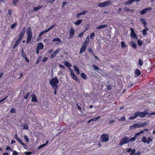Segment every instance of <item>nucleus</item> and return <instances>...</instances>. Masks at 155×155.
Instances as JSON below:
<instances>
[{
	"instance_id": "58",
	"label": "nucleus",
	"mask_w": 155,
	"mask_h": 155,
	"mask_svg": "<svg viewBox=\"0 0 155 155\" xmlns=\"http://www.w3.org/2000/svg\"><path fill=\"white\" fill-rule=\"evenodd\" d=\"M88 52H91L93 54H92L93 55H95L94 54V53H93L92 50L91 48H88Z\"/></svg>"
},
{
	"instance_id": "21",
	"label": "nucleus",
	"mask_w": 155,
	"mask_h": 155,
	"mask_svg": "<svg viewBox=\"0 0 155 155\" xmlns=\"http://www.w3.org/2000/svg\"><path fill=\"white\" fill-rule=\"evenodd\" d=\"M100 117V116H98L97 117H95V118H93V119H91L89 120L88 122H87V123H90L91 121H96V120H97L98 119H99Z\"/></svg>"
},
{
	"instance_id": "42",
	"label": "nucleus",
	"mask_w": 155,
	"mask_h": 155,
	"mask_svg": "<svg viewBox=\"0 0 155 155\" xmlns=\"http://www.w3.org/2000/svg\"><path fill=\"white\" fill-rule=\"evenodd\" d=\"M95 35L94 33H92L91 34L90 38L91 39H92L95 37Z\"/></svg>"
},
{
	"instance_id": "45",
	"label": "nucleus",
	"mask_w": 155,
	"mask_h": 155,
	"mask_svg": "<svg viewBox=\"0 0 155 155\" xmlns=\"http://www.w3.org/2000/svg\"><path fill=\"white\" fill-rule=\"evenodd\" d=\"M52 41L53 42L60 41V38H55L53 39Z\"/></svg>"
},
{
	"instance_id": "33",
	"label": "nucleus",
	"mask_w": 155,
	"mask_h": 155,
	"mask_svg": "<svg viewBox=\"0 0 155 155\" xmlns=\"http://www.w3.org/2000/svg\"><path fill=\"white\" fill-rule=\"evenodd\" d=\"M92 67L94 69V70H100L99 68L94 64L92 65Z\"/></svg>"
},
{
	"instance_id": "63",
	"label": "nucleus",
	"mask_w": 155,
	"mask_h": 155,
	"mask_svg": "<svg viewBox=\"0 0 155 155\" xmlns=\"http://www.w3.org/2000/svg\"><path fill=\"white\" fill-rule=\"evenodd\" d=\"M141 153V152L140 151H138L134 155H140Z\"/></svg>"
},
{
	"instance_id": "12",
	"label": "nucleus",
	"mask_w": 155,
	"mask_h": 155,
	"mask_svg": "<svg viewBox=\"0 0 155 155\" xmlns=\"http://www.w3.org/2000/svg\"><path fill=\"white\" fill-rule=\"evenodd\" d=\"M140 20L141 21L142 23L143 24V26L144 28L146 27L147 23L145 21V18H141L140 19Z\"/></svg>"
},
{
	"instance_id": "19",
	"label": "nucleus",
	"mask_w": 155,
	"mask_h": 155,
	"mask_svg": "<svg viewBox=\"0 0 155 155\" xmlns=\"http://www.w3.org/2000/svg\"><path fill=\"white\" fill-rule=\"evenodd\" d=\"M37 48L39 49H42L44 48V45L42 43H39L38 44Z\"/></svg>"
},
{
	"instance_id": "47",
	"label": "nucleus",
	"mask_w": 155,
	"mask_h": 155,
	"mask_svg": "<svg viewBox=\"0 0 155 155\" xmlns=\"http://www.w3.org/2000/svg\"><path fill=\"white\" fill-rule=\"evenodd\" d=\"M10 112L11 113H16V110L14 108H12L11 109L10 111Z\"/></svg>"
},
{
	"instance_id": "25",
	"label": "nucleus",
	"mask_w": 155,
	"mask_h": 155,
	"mask_svg": "<svg viewBox=\"0 0 155 155\" xmlns=\"http://www.w3.org/2000/svg\"><path fill=\"white\" fill-rule=\"evenodd\" d=\"M64 62V65L68 68H69L71 67V65L68 62L65 61Z\"/></svg>"
},
{
	"instance_id": "17",
	"label": "nucleus",
	"mask_w": 155,
	"mask_h": 155,
	"mask_svg": "<svg viewBox=\"0 0 155 155\" xmlns=\"http://www.w3.org/2000/svg\"><path fill=\"white\" fill-rule=\"evenodd\" d=\"M149 29L145 27V28L143 29V35L144 36L146 35L147 34V31Z\"/></svg>"
},
{
	"instance_id": "49",
	"label": "nucleus",
	"mask_w": 155,
	"mask_h": 155,
	"mask_svg": "<svg viewBox=\"0 0 155 155\" xmlns=\"http://www.w3.org/2000/svg\"><path fill=\"white\" fill-rule=\"evenodd\" d=\"M60 51V50L59 49H58L54 52H53L54 54H55L56 55Z\"/></svg>"
},
{
	"instance_id": "6",
	"label": "nucleus",
	"mask_w": 155,
	"mask_h": 155,
	"mask_svg": "<svg viewBox=\"0 0 155 155\" xmlns=\"http://www.w3.org/2000/svg\"><path fill=\"white\" fill-rule=\"evenodd\" d=\"M56 25V24H54L52 26L49 27L47 29L45 30V31H44L41 32L39 35V37H41V35H42L45 33L49 31H50L51 29H52L53 28H54Z\"/></svg>"
},
{
	"instance_id": "31",
	"label": "nucleus",
	"mask_w": 155,
	"mask_h": 155,
	"mask_svg": "<svg viewBox=\"0 0 155 155\" xmlns=\"http://www.w3.org/2000/svg\"><path fill=\"white\" fill-rule=\"evenodd\" d=\"M24 34V33L21 32L19 35V37L18 39L21 40L22 38L23 37Z\"/></svg>"
},
{
	"instance_id": "44",
	"label": "nucleus",
	"mask_w": 155,
	"mask_h": 155,
	"mask_svg": "<svg viewBox=\"0 0 155 155\" xmlns=\"http://www.w3.org/2000/svg\"><path fill=\"white\" fill-rule=\"evenodd\" d=\"M125 120V117H122L120 118V119H118V121H124Z\"/></svg>"
},
{
	"instance_id": "59",
	"label": "nucleus",
	"mask_w": 155,
	"mask_h": 155,
	"mask_svg": "<svg viewBox=\"0 0 155 155\" xmlns=\"http://www.w3.org/2000/svg\"><path fill=\"white\" fill-rule=\"evenodd\" d=\"M56 56L55 54H54V53H53L51 55L50 58L51 59L53 58H54L55 56Z\"/></svg>"
},
{
	"instance_id": "34",
	"label": "nucleus",
	"mask_w": 155,
	"mask_h": 155,
	"mask_svg": "<svg viewBox=\"0 0 155 155\" xmlns=\"http://www.w3.org/2000/svg\"><path fill=\"white\" fill-rule=\"evenodd\" d=\"M121 47L122 48H124L127 46V45L125 44V42L124 41H121Z\"/></svg>"
},
{
	"instance_id": "51",
	"label": "nucleus",
	"mask_w": 155,
	"mask_h": 155,
	"mask_svg": "<svg viewBox=\"0 0 155 155\" xmlns=\"http://www.w3.org/2000/svg\"><path fill=\"white\" fill-rule=\"evenodd\" d=\"M30 94V93L29 92H27L26 93V95L24 97V98L25 99H27L28 97Z\"/></svg>"
},
{
	"instance_id": "3",
	"label": "nucleus",
	"mask_w": 155,
	"mask_h": 155,
	"mask_svg": "<svg viewBox=\"0 0 155 155\" xmlns=\"http://www.w3.org/2000/svg\"><path fill=\"white\" fill-rule=\"evenodd\" d=\"M101 140L103 142H107L109 140V135L106 133L102 135L101 137Z\"/></svg>"
},
{
	"instance_id": "28",
	"label": "nucleus",
	"mask_w": 155,
	"mask_h": 155,
	"mask_svg": "<svg viewBox=\"0 0 155 155\" xmlns=\"http://www.w3.org/2000/svg\"><path fill=\"white\" fill-rule=\"evenodd\" d=\"M82 21V20L80 19V20H78L77 21L75 22L74 24H75V25H78L80 23H81Z\"/></svg>"
},
{
	"instance_id": "16",
	"label": "nucleus",
	"mask_w": 155,
	"mask_h": 155,
	"mask_svg": "<svg viewBox=\"0 0 155 155\" xmlns=\"http://www.w3.org/2000/svg\"><path fill=\"white\" fill-rule=\"evenodd\" d=\"M134 73L137 76H139L141 74V72L140 70L138 69H136L134 71Z\"/></svg>"
},
{
	"instance_id": "36",
	"label": "nucleus",
	"mask_w": 155,
	"mask_h": 155,
	"mask_svg": "<svg viewBox=\"0 0 155 155\" xmlns=\"http://www.w3.org/2000/svg\"><path fill=\"white\" fill-rule=\"evenodd\" d=\"M142 141L144 143H147V140L145 137H143L142 138Z\"/></svg>"
},
{
	"instance_id": "24",
	"label": "nucleus",
	"mask_w": 155,
	"mask_h": 155,
	"mask_svg": "<svg viewBox=\"0 0 155 155\" xmlns=\"http://www.w3.org/2000/svg\"><path fill=\"white\" fill-rule=\"evenodd\" d=\"M131 45L132 48L135 49L137 48V45L136 43L134 41H133L131 42Z\"/></svg>"
},
{
	"instance_id": "43",
	"label": "nucleus",
	"mask_w": 155,
	"mask_h": 155,
	"mask_svg": "<svg viewBox=\"0 0 155 155\" xmlns=\"http://www.w3.org/2000/svg\"><path fill=\"white\" fill-rule=\"evenodd\" d=\"M18 2V0H13L12 4L16 6V4Z\"/></svg>"
},
{
	"instance_id": "37",
	"label": "nucleus",
	"mask_w": 155,
	"mask_h": 155,
	"mask_svg": "<svg viewBox=\"0 0 155 155\" xmlns=\"http://www.w3.org/2000/svg\"><path fill=\"white\" fill-rule=\"evenodd\" d=\"M23 127V129L27 130L28 129V126L26 123L25 124Z\"/></svg>"
},
{
	"instance_id": "26",
	"label": "nucleus",
	"mask_w": 155,
	"mask_h": 155,
	"mask_svg": "<svg viewBox=\"0 0 155 155\" xmlns=\"http://www.w3.org/2000/svg\"><path fill=\"white\" fill-rule=\"evenodd\" d=\"M87 39L85 41L83 44H84L85 45L87 46L89 42V36L87 37Z\"/></svg>"
},
{
	"instance_id": "38",
	"label": "nucleus",
	"mask_w": 155,
	"mask_h": 155,
	"mask_svg": "<svg viewBox=\"0 0 155 155\" xmlns=\"http://www.w3.org/2000/svg\"><path fill=\"white\" fill-rule=\"evenodd\" d=\"M27 40L30 41L32 38V35H27Z\"/></svg>"
},
{
	"instance_id": "14",
	"label": "nucleus",
	"mask_w": 155,
	"mask_h": 155,
	"mask_svg": "<svg viewBox=\"0 0 155 155\" xmlns=\"http://www.w3.org/2000/svg\"><path fill=\"white\" fill-rule=\"evenodd\" d=\"M26 34L27 35H32L31 27H28L27 29Z\"/></svg>"
},
{
	"instance_id": "27",
	"label": "nucleus",
	"mask_w": 155,
	"mask_h": 155,
	"mask_svg": "<svg viewBox=\"0 0 155 155\" xmlns=\"http://www.w3.org/2000/svg\"><path fill=\"white\" fill-rule=\"evenodd\" d=\"M145 117V113L143 112H139V117L141 118H143Z\"/></svg>"
},
{
	"instance_id": "46",
	"label": "nucleus",
	"mask_w": 155,
	"mask_h": 155,
	"mask_svg": "<svg viewBox=\"0 0 155 155\" xmlns=\"http://www.w3.org/2000/svg\"><path fill=\"white\" fill-rule=\"evenodd\" d=\"M142 42L140 40H138L137 41V44L139 46H141L142 45Z\"/></svg>"
},
{
	"instance_id": "8",
	"label": "nucleus",
	"mask_w": 155,
	"mask_h": 155,
	"mask_svg": "<svg viewBox=\"0 0 155 155\" xmlns=\"http://www.w3.org/2000/svg\"><path fill=\"white\" fill-rule=\"evenodd\" d=\"M75 31L74 29L72 27H71L70 29L69 32V35L70 36L68 38H72L74 36Z\"/></svg>"
},
{
	"instance_id": "2",
	"label": "nucleus",
	"mask_w": 155,
	"mask_h": 155,
	"mask_svg": "<svg viewBox=\"0 0 155 155\" xmlns=\"http://www.w3.org/2000/svg\"><path fill=\"white\" fill-rule=\"evenodd\" d=\"M58 83L59 81L57 77H55L54 78H53L49 81V84L53 88L58 87L57 84Z\"/></svg>"
},
{
	"instance_id": "1",
	"label": "nucleus",
	"mask_w": 155,
	"mask_h": 155,
	"mask_svg": "<svg viewBox=\"0 0 155 155\" xmlns=\"http://www.w3.org/2000/svg\"><path fill=\"white\" fill-rule=\"evenodd\" d=\"M136 139V137L134 136V137L131 138L126 136L124 137L121 140L119 143V145L122 146L123 145L129 142H132L134 141Z\"/></svg>"
},
{
	"instance_id": "5",
	"label": "nucleus",
	"mask_w": 155,
	"mask_h": 155,
	"mask_svg": "<svg viewBox=\"0 0 155 155\" xmlns=\"http://www.w3.org/2000/svg\"><path fill=\"white\" fill-rule=\"evenodd\" d=\"M130 30L131 31L130 35L131 38L132 39H134L136 38L137 39V35L135 33L134 29L133 28H130Z\"/></svg>"
},
{
	"instance_id": "56",
	"label": "nucleus",
	"mask_w": 155,
	"mask_h": 155,
	"mask_svg": "<svg viewBox=\"0 0 155 155\" xmlns=\"http://www.w3.org/2000/svg\"><path fill=\"white\" fill-rule=\"evenodd\" d=\"M25 155H31L32 154V152H25Z\"/></svg>"
},
{
	"instance_id": "22",
	"label": "nucleus",
	"mask_w": 155,
	"mask_h": 155,
	"mask_svg": "<svg viewBox=\"0 0 155 155\" xmlns=\"http://www.w3.org/2000/svg\"><path fill=\"white\" fill-rule=\"evenodd\" d=\"M148 124V122H146L144 123H143V124H139L140 128L141 127H144L145 126H147Z\"/></svg>"
},
{
	"instance_id": "41",
	"label": "nucleus",
	"mask_w": 155,
	"mask_h": 155,
	"mask_svg": "<svg viewBox=\"0 0 155 155\" xmlns=\"http://www.w3.org/2000/svg\"><path fill=\"white\" fill-rule=\"evenodd\" d=\"M148 140H147V143L148 144H150V142L152 141L153 140L150 137H148L147 138Z\"/></svg>"
},
{
	"instance_id": "55",
	"label": "nucleus",
	"mask_w": 155,
	"mask_h": 155,
	"mask_svg": "<svg viewBox=\"0 0 155 155\" xmlns=\"http://www.w3.org/2000/svg\"><path fill=\"white\" fill-rule=\"evenodd\" d=\"M59 66L62 69H65L66 68V67L64 65L61 64H59Z\"/></svg>"
},
{
	"instance_id": "13",
	"label": "nucleus",
	"mask_w": 155,
	"mask_h": 155,
	"mask_svg": "<svg viewBox=\"0 0 155 155\" xmlns=\"http://www.w3.org/2000/svg\"><path fill=\"white\" fill-rule=\"evenodd\" d=\"M74 70L76 72V74L78 75L80 74V71L78 67L76 65H74Z\"/></svg>"
},
{
	"instance_id": "53",
	"label": "nucleus",
	"mask_w": 155,
	"mask_h": 155,
	"mask_svg": "<svg viewBox=\"0 0 155 155\" xmlns=\"http://www.w3.org/2000/svg\"><path fill=\"white\" fill-rule=\"evenodd\" d=\"M5 150H10L11 151H12V150L11 149V147L9 146H8L6 147L5 149Z\"/></svg>"
},
{
	"instance_id": "61",
	"label": "nucleus",
	"mask_w": 155,
	"mask_h": 155,
	"mask_svg": "<svg viewBox=\"0 0 155 155\" xmlns=\"http://www.w3.org/2000/svg\"><path fill=\"white\" fill-rule=\"evenodd\" d=\"M131 152L130 153V155H133L135 152V149H134L133 150H132V151H131Z\"/></svg>"
},
{
	"instance_id": "64",
	"label": "nucleus",
	"mask_w": 155,
	"mask_h": 155,
	"mask_svg": "<svg viewBox=\"0 0 155 155\" xmlns=\"http://www.w3.org/2000/svg\"><path fill=\"white\" fill-rule=\"evenodd\" d=\"M18 152L15 151H13L12 153V155H18Z\"/></svg>"
},
{
	"instance_id": "48",
	"label": "nucleus",
	"mask_w": 155,
	"mask_h": 155,
	"mask_svg": "<svg viewBox=\"0 0 155 155\" xmlns=\"http://www.w3.org/2000/svg\"><path fill=\"white\" fill-rule=\"evenodd\" d=\"M24 138L25 140L27 142H29V138H28V136L27 135H25L24 136Z\"/></svg>"
},
{
	"instance_id": "30",
	"label": "nucleus",
	"mask_w": 155,
	"mask_h": 155,
	"mask_svg": "<svg viewBox=\"0 0 155 155\" xmlns=\"http://www.w3.org/2000/svg\"><path fill=\"white\" fill-rule=\"evenodd\" d=\"M17 140L23 146H25V144L22 142L21 140L19 138H17Z\"/></svg>"
},
{
	"instance_id": "60",
	"label": "nucleus",
	"mask_w": 155,
	"mask_h": 155,
	"mask_svg": "<svg viewBox=\"0 0 155 155\" xmlns=\"http://www.w3.org/2000/svg\"><path fill=\"white\" fill-rule=\"evenodd\" d=\"M87 12V11H84L81 13V15H85Z\"/></svg>"
},
{
	"instance_id": "62",
	"label": "nucleus",
	"mask_w": 155,
	"mask_h": 155,
	"mask_svg": "<svg viewBox=\"0 0 155 155\" xmlns=\"http://www.w3.org/2000/svg\"><path fill=\"white\" fill-rule=\"evenodd\" d=\"M84 32H82L80 33L78 35V37H82L83 35Z\"/></svg>"
},
{
	"instance_id": "20",
	"label": "nucleus",
	"mask_w": 155,
	"mask_h": 155,
	"mask_svg": "<svg viewBox=\"0 0 155 155\" xmlns=\"http://www.w3.org/2000/svg\"><path fill=\"white\" fill-rule=\"evenodd\" d=\"M21 40L18 39L16 41L15 44H14L13 47V49H14L20 43Z\"/></svg>"
},
{
	"instance_id": "29",
	"label": "nucleus",
	"mask_w": 155,
	"mask_h": 155,
	"mask_svg": "<svg viewBox=\"0 0 155 155\" xmlns=\"http://www.w3.org/2000/svg\"><path fill=\"white\" fill-rule=\"evenodd\" d=\"M21 55L22 57L24 58H25L27 57L26 54L24 52V50L23 49H22L21 50Z\"/></svg>"
},
{
	"instance_id": "11",
	"label": "nucleus",
	"mask_w": 155,
	"mask_h": 155,
	"mask_svg": "<svg viewBox=\"0 0 155 155\" xmlns=\"http://www.w3.org/2000/svg\"><path fill=\"white\" fill-rule=\"evenodd\" d=\"M31 97H32V98L31 100V101L32 102H37L38 101L37 99L36 96L34 94H32L31 95Z\"/></svg>"
},
{
	"instance_id": "32",
	"label": "nucleus",
	"mask_w": 155,
	"mask_h": 155,
	"mask_svg": "<svg viewBox=\"0 0 155 155\" xmlns=\"http://www.w3.org/2000/svg\"><path fill=\"white\" fill-rule=\"evenodd\" d=\"M81 76L85 80H86L87 78V77L84 73H81Z\"/></svg>"
},
{
	"instance_id": "10",
	"label": "nucleus",
	"mask_w": 155,
	"mask_h": 155,
	"mask_svg": "<svg viewBox=\"0 0 155 155\" xmlns=\"http://www.w3.org/2000/svg\"><path fill=\"white\" fill-rule=\"evenodd\" d=\"M87 46L85 45L84 44H83L82 45V47L80 49V50L79 51V54H81L86 49V48L87 47Z\"/></svg>"
},
{
	"instance_id": "50",
	"label": "nucleus",
	"mask_w": 155,
	"mask_h": 155,
	"mask_svg": "<svg viewBox=\"0 0 155 155\" xmlns=\"http://www.w3.org/2000/svg\"><path fill=\"white\" fill-rule=\"evenodd\" d=\"M138 116L139 117V112H135V115L134 116L135 118H137Z\"/></svg>"
},
{
	"instance_id": "9",
	"label": "nucleus",
	"mask_w": 155,
	"mask_h": 155,
	"mask_svg": "<svg viewBox=\"0 0 155 155\" xmlns=\"http://www.w3.org/2000/svg\"><path fill=\"white\" fill-rule=\"evenodd\" d=\"M137 128H140L139 124H135L130 126L129 127V130H133Z\"/></svg>"
},
{
	"instance_id": "57",
	"label": "nucleus",
	"mask_w": 155,
	"mask_h": 155,
	"mask_svg": "<svg viewBox=\"0 0 155 155\" xmlns=\"http://www.w3.org/2000/svg\"><path fill=\"white\" fill-rule=\"evenodd\" d=\"M76 106L78 107V110L81 111L82 110L81 108L79 106V104H76Z\"/></svg>"
},
{
	"instance_id": "52",
	"label": "nucleus",
	"mask_w": 155,
	"mask_h": 155,
	"mask_svg": "<svg viewBox=\"0 0 155 155\" xmlns=\"http://www.w3.org/2000/svg\"><path fill=\"white\" fill-rule=\"evenodd\" d=\"M148 109H146L145 110L144 112H143L144 113H145V115L146 116V115H148V114H149L148 113Z\"/></svg>"
},
{
	"instance_id": "54",
	"label": "nucleus",
	"mask_w": 155,
	"mask_h": 155,
	"mask_svg": "<svg viewBox=\"0 0 155 155\" xmlns=\"http://www.w3.org/2000/svg\"><path fill=\"white\" fill-rule=\"evenodd\" d=\"M45 146H46V144H43L42 145H41L40 146H39L38 148V149H40L42 148V147H44Z\"/></svg>"
},
{
	"instance_id": "18",
	"label": "nucleus",
	"mask_w": 155,
	"mask_h": 155,
	"mask_svg": "<svg viewBox=\"0 0 155 155\" xmlns=\"http://www.w3.org/2000/svg\"><path fill=\"white\" fill-rule=\"evenodd\" d=\"M107 26V25H102L99 26L97 27L96 28V29H100L102 28H104L106 27Z\"/></svg>"
},
{
	"instance_id": "4",
	"label": "nucleus",
	"mask_w": 155,
	"mask_h": 155,
	"mask_svg": "<svg viewBox=\"0 0 155 155\" xmlns=\"http://www.w3.org/2000/svg\"><path fill=\"white\" fill-rule=\"evenodd\" d=\"M112 2L111 1H108L102 3H99L97 5L99 7H104L111 4Z\"/></svg>"
},
{
	"instance_id": "35",
	"label": "nucleus",
	"mask_w": 155,
	"mask_h": 155,
	"mask_svg": "<svg viewBox=\"0 0 155 155\" xmlns=\"http://www.w3.org/2000/svg\"><path fill=\"white\" fill-rule=\"evenodd\" d=\"M133 2V0H130L126 2L125 4L126 5H130Z\"/></svg>"
},
{
	"instance_id": "23",
	"label": "nucleus",
	"mask_w": 155,
	"mask_h": 155,
	"mask_svg": "<svg viewBox=\"0 0 155 155\" xmlns=\"http://www.w3.org/2000/svg\"><path fill=\"white\" fill-rule=\"evenodd\" d=\"M124 11H131L133 12H134V11L132 9H130L129 8H128V7H127L126 6L124 7Z\"/></svg>"
},
{
	"instance_id": "39",
	"label": "nucleus",
	"mask_w": 155,
	"mask_h": 155,
	"mask_svg": "<svg viewBox=\"0 0 155 155\" xmlns=\"http://www.w3.org/2000/svg\"><path fill=\"white\" fill-rule=\"evenodd\" d=\"M41 57H39L38 58V59L35 62L36 64H38L41 61Z\"/></svg>"
},
{
	"instance_id": "7",
	"label": "nucleus",
	"mask_w": 155,
	"mask_h": 155,
	"mask_svg": "<svg viewBox=\"0 0 155 155\" xmlns=\"http://www.w3.org/2000/svg\"><path fill=\"white\" fill-rule=\"evenodd\" d=\"M152 10V8L151 7H149L148 8H146L143 10L141 11L140 12V13L141 15H143L146 13L147 11H151Z\"/></svg>"
},
{
	"instance_id": "15",
	"label": "nucleus",
	"mask_w": 155,
	"mask_h": 155,
	"mask_svg": "<svg viewBox=\"0 0 155 155\" xmlns=\"http://www.w3.org/2000/svg\"><path fill=\"white\" fill-rule=\"evenodd\" d=\"M43 7V5H39L37 7H35L33 8V11L35 12H37L38 10L41 8Z\"/></svg>"
},
{
	"instance_id": "40",
	"label": "nucleus",
	"mask_w": 155,
	"mask_h": 155,
	"mask_svg": "<svg viewBox=\"0 0 155 155\" xmlns=\"http://www.w3.org/2000/svg\"><path fill=\"white\" fill-rule=\"evenodd\" d=\"M143 61L141 58H139L138 60L139 64L140 66H141L143 65Z\"/></svg>"
}]
</instances>
